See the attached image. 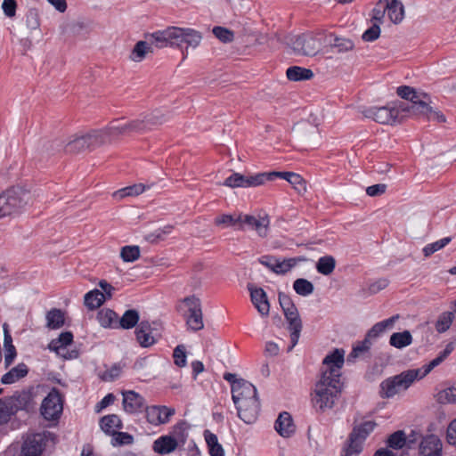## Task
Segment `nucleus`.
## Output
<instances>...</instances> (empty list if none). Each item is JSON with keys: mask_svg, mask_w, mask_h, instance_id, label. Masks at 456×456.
Wrapping results in <instances>:
<instances>
[{"mask_svg": "<svg viewBox=\"0 0 456 456\" xmlns=\"http://www.w3.org/2000/svg\"><path fill=\"white\" fill-rule=\"evenodd\" d=\"M344 355V350L335 349L322 361L321 378L312 394V403L317 411L324 412L333 408L342 391L341 369L345 362Z\"/></svg>", "mask_w": 456, "mask_h": 456, "instance_id": "nucleus-1", "label": "nucleus"}, {"mask_svg": "<svg viewBox=\"0 0 456 456\" xmlns=\"http://www.w3.org/2000/svg\"><path fill=\"white\" fill-rule=\"evenodd\" d=\"M177 440L172 436H162L153 443V451L159 454H167L177 448Z\"/></svg>", "mask_w": 456, "mask_h": 456, "instance_id": "nucleus-29", "label": "nucleus"}, {"mask_svg": "<svg viewBox=\"0 0 456 456\" xmlns=\"http://www.w3.org/2000/svg\"><path fill=\"white\" fill-rule=\"evenodd\" d=\"M293 289L297 294L302 297H306L314 292V287L308 280L298 278L294 281Z\"/></svg>", "mask_w": 456, "mask_h": 456, "instance_id": "nucleus-46", "label": "nucleus"}, {"mask_svg": "<svg viewBox=\"0 0 456 456\" xmlns=\"http://www.w3.org/2000/svg\"><path fill=\"white\" fill-rule=\"evenodd\" d=\"M278 177L289 182L298 193L306 191L305 181L300 175L294 172H267V181H273Z\"/></svg>", "mask_w": 456, "mask_h": 456, "instance_id": "nucleus-24", "label": "nucleus"}, {"mask_svg": "<svg viewBox=\"0 0 456 456\" xmlns=\"http://www.w3.org/2000/svg\"><path fill=\"white\" fill-rule=\"evenodd\" d=\"M140 314L139 312L135 309H128L126 310L123 315L118 318L117 322V328H121L123 330H130L140 323Z\"/></svg>", "mask_w": 456, "mask_h": 456, "instance_id": "nucleus-32", "label": "nucleus"}, {"mask_svg": "<svg viewBox=\"0 0 456 456\" xmlns=\"http://www.w3.org/2000/svg\"><path fill=\"white\" fill-rule=\"evenodd\" d=\"M159 323L153 322L152 323L148 321H142L137 325L134 334L136 340L142 347H150L158 341V337H160Z\"/></svg>", "mask_w": 456, "mask_h": 456, "instance_id": "nucleus-9", "label": "nucleus"}, {"mask_svg": "<svg viewBox=\"0 0 456 456\" xmlns=\"http://www.w3.org/2000/svg\"><path fill=\"white\" fill-rule=\"evenodd\" d=\"M286 75L290 81H303L311 79L314 77V72L310 69L292 66L287 69Z\"/></svg>", "mask_w": 456, "mask_h": 456, "instance_id": "nucleus-35", "label": "nucleus"}, {"mask_svg": "<svg viewBox=\"0 0 456 456\" xmlns=\"http://www.w3.org/2000/svg\"><path fill=\"white\" fill-rule=\"evenodd\" d=\"M29 193L20 187H12L0 194V218L20 213L28 204Z\"/></svg>", "mask_w": 456, "mask_h": 456, "instance_id": "nucleus-3", "label": "nucleus"}, {"mask_svg": "<svg viewBox=\"0 0 456 456\" xmlns=\"http://www.w3.org/2000/svg\"><path fill=\"white\" fill-rule=\"evenodd\" d=\"M430 96L426 93H421V95L413 100L410 105H400L403 112H407L415 116L426 117L428 113L433 111V108L429 105Z\"/></svg>", "mask_w": 456, "mask_h": 456, "instance_id": "nucleus-18", "label": "nucleus"}, {"mask_svg": "<svg viewBox=\"0 0 456 456\" xmlns=\"http://www.w3.org/2000/svg\"><path fill=\"white\" fill-rule=\"evenodd\" d=\"M172 436L177 440V444H183L187 439L188 434L186 433V423L180 421L173 427Z\"/></svg>", "mask_w": 456, "mask_h": 456, "instance_id": "nucleus-55", "label": "nucleus"}, {"mask_svg": "<svg viewBox=\"0 0 456 456\" xmlns=\"http://www.w3.org/2000/svg\"><path fill=\"white\" fill-rule=\"evenodd\" d=\"M240 216L241 215L235 216L224 214L220 216H217L215 219V224L216 225H223L224 227H234L237 230V228L240 225Z\"/></svg>", "mask_w": 456, "mask_h": 456, "instance_id": "nucleus-48", "label": "nucleus"}, {"mask_svg": "<svg viewBox=\"0 0 456 456\" xmlns=\"http://www.w3.org/2000/svg\"><path fill=\"white\" fill-rule=\"evenodd\" d=\"M331 48L337 49L338 53H346L354 47V42L349 38L334 37L333 41L330 43Z\"/></svg>", "mask_w": 456, "mask_h": 456, "instance_id": "nucleus-47", "label": "nucleus"}, {"mask_svg": "<svg viewBox=\"0 0 456 456\" xmlns=\"http://www.w3.org/2000/svg\"><path fill=\"white\" fill-rule=\"evenodd\" d=\"M113 436L112 444L113 445H127L134 442V436L126 432H115Z\"/></svg>", "mask_w": 456, "mask_h": 456, "instance_id": "nucleus-59", "label": "nucleus"}, {"mask_svg": "<svg viewBox=\"0 0 456 456\" xmlns=\"http://www.w3.org/2000/svg\"><path fill=\"white\" fill-rule=\"evenodd\" d=\"M183 302L188 307L189 314L186 319L188 328L193 331L200 330L204 328L202 319L201 302L199 297L193 296L186 297Z\"/></svg>", "mask_w": 456, "mask_h": 456, "instance_id": "nucleus-10", "label": "nucleus"}, {"mask_svg": "<svg viewBox=\"0 0 456 456\" xmlns=\"http://www.w3.org/2000/svg\"><path fill=\"white\" fill-rule=\"evenodd\" d=\"M73 342V334L70 331L61 332L58 338L53 339L49 344V348L62 356L64 359H76L78 357L79 353L77 350H66L67 346L71 345Z\"/></svg>", "mask_w": 456, "mask_h": 456, "instance_id": "nucleus-14", "label": "nucleus"}, {"mask_svg": "<svg viewBox=\"0 0 456 456\" xmlns=\"http://www.w3.org/2000/svg\"><path fill=\"white\" fill-rule=\"evenodd\" d=\"M147 421L154 426L167 424L175 415V410L165 405H151L145 408Z\"/></svg>", "mask_w": 456, "mask_h": 456, "instance_id": "nucleus-15", "label": "nucleus"}, {"mask_svg": "<svg viewBox=\"0 0 456 456\" xmlns=\"http://www.w3.org/2000/svg\"><path fill=\"white\" fill-rule=\"evenodd\" d=\"M145 124L147 125V129L151 130L153 126L161 125L166 121V118L163 114H160L159 112L151 113L148 116H146L143 118Z\"/></svg>", "mask_w": 456, "mask_h": 456, "instance_id": "nucleus-60", "label": "nucleus"}, {"mask_svg": "<svg viewBox=\"0 0 456 456\" xmlns=\"http://www.w3.org/2000/svg\"><path fill=\"white\" fill-rule=\"evenodd\" d=\"M146 188H150V186H146L143 183L133 184L115 191L114 197L123 199L127 196H137L142 194Z\"/></svg>", "mask_w": 456, "mask_h": 456, "instance_id": "nucleus-43", "label": "nucleus"}, {"mask_svg": "<svg viewBox=\"0 0 456 456\" xmlns=\"http://www.w3.org/2000/svg\"><path fill=\"white\" fill-rule=\"evenodd\" d=\"M175 27H167L162 30L145 34V39L149 40L151 47L165 48L176 47Z\"/></svg>", "mask_w": 456, "mask_h": 456, "instance_id": "nucleus-13", "label": "nucleus"}, {"mask_svg": "<svg viewBox=\"0 0 456 456\" xmlns=\"http://www.w3.org/2000/svg\"><path fill=\"white\" fill-rule=\"evenodd\" d=\"M174 362L176 366L182 368L186 366V349L183 345H178L173 352Z\"/></svg>", "mask_w": 456, "mask_h": 456, "instance_id": "nucleus-57", "label": "nucleus"}, {"mask_svg": "<svg viewBox=\"0 0 456 456\" xmlns=\"http://www.w3.org/2000/svg\"><path fill=\"white\" fill-rule=\"evenodd\" d=\"M121 370L120 364H114L110 370L103 372L102 379L104 381H113L120 376Z\"/></svg>", "mask_w": 456, "mask_h": 456, "instance_id": "nucleus-62", "label": "nucleus"}, {"mask_svg": "<svg viewBox=\"0 0 456 456\" xmlns=\"http://www.w3.org/2000/svg\"><path fill=\"white\" fill-rule=\"evenodd\" d=\"M422 92H417L413 87L409 86H401L396 89V94L402 99L410 101L411 102L421 95Z\"/></svg>", "mask_w": 456, "mask_h": 456, "instance_id": "nucleus-54", "label": "nucleus"}, {"mask_svg": "<svg viewBox=\"0 0 456 456\" xmlns=\"http://www.w3.org/2000/svg\"><path fill=\"white\" fill-rule=\"evenodd\" d=\"M97 320L104 328H117L118 315L113 310L104 308L98 312Z\"/></svg>", "mask_w": 456, "mask_h": 456, "instance_id": "nucleus-36", "label": "nucleus"}, {"mask_svg": "<svg viewBox=\"0 0 456 456\" xmlns=\"http://www.w3.org/2000/svg\"><path fill=\"white\" fill-rule=\"evenodd\" d=\"M455 343L450 342L445 346V348L439 353V354L429 362L428 364L424 365L420 369H411V370H415L418 372L417 379H421L426 377L434 368L440 365L454 350Z\"/></svg>", "mask_w": 456, "mask_h": 456, "instance_id": "nucleus-25", "label": "nucleus"}, {"mask_svg": "<svg viewBox=\"0 0 456 456\" xmlns=\"http://www.w3.org/2000/svg\"><path fill=\"white\" fill-rule=\"evenodd\" d=\"M316 270L322 275H330L336 267V260L332 256H324L318 259Z\"/></svg>", "mask_w": 456, "mask_h": 456, "instance_id": "nucleus-41", "label": "nucleus"}, {"mask_svg": "<svg viewBox=\"0 0 456 456\" xmlns=\"http://www.w3.org/2000/svg\"><path fill=\"white\" fill-rule=\"evenodd\" d=\"M232 398L234 403H238L244 400L258 399L256 388L250 382L245 379H240L239 383L233 385Z\"/></svg>", "mask_w": 456, "mask_h": 456, "instance_id": "nucleus-19", "label": "nucleus"}, {"mask_svg": "<svg viewBox=\"0 0 456 456\" xmlns=\"http://www.w3.org/2000/svg\"><path fill=\"white\" fill-rule=\"evenodd\" d=\"M63 410L61 395L56 387L52 388L43 400L40 412L47 420H56L60 418Z\"/></svg>", "mask_w": 456, "mask_h": 456, "instance_id": "nucleus-5", "label": "nucleus"}, {"mask_svg": "<svg viewBox=\"0 0 456 456\" xmlns=\"http://www.w3.org/2000/svg\"><path fill=\"white\" fill-rule=\"evenodd\" d=\"M380 27L379 23H373L370 28L364 31L362 39L365 42H373L379 37Z\"/></svg>", "mask_w": 456, "mask_h": 456, "instance_id": "nucleus-61", "label": "nucleus"}, {"mask_svg": "<svg viewBox=\"0 0 456 456\" xmlns=\"http://www.w3.org/2000/svg\"><path fill=\"white\" fill-rule=\"evenodd\" d=\"M453 320V314L452 312L443 313L436 322V330L439 333L445 332L452 325Z\"/></svg>", "mask_w": 456, "mask_h": 456, "instance_id": "nucleus-50", "label": "nucleus"}, {"mask_svg": "<svg viewBox=\"0 0 456 456\" xmlns=\"http://www.w3.org/2000/svg\"><path fill=\"white\" fill-rule=\"evenodd\" d=\"M399 318V315H394L388 319L374 324L367 332L368 337L377 338L380 334L386 331L387 329L393 327L395 322Z\"/></svg>", "mask_w": 456, "mask_h": 456, "instance_id": "nucleus-39", "label": "nucleus"}, {"mask_svg": "<svg viewBox=\"0 0 456 456\" xmlns=\"http://www.w3.org/2000/svg\"><path fill=\"white\" fill-rule=\"evenodd\" d=\"M238 411V417L247 424L254 423L260 411L258 399H249L234 403Z\"/></svg>", "mask_w": 456, "mask_h": 456, "instance_id": "nucleus-16", "label": "nucleus"}, {"mask_svg": "<svg viewBox=\"0 0 456 456\" xmlns=\"http://www.w3.org/2000/svg\"><path fill=\"white\" fill-rule=\"evenodd\" d=\"M123 407L128 413H138L145 411L147 405L140 394L130 390L123 393Z\"/></svg>", "mask_w": 456, "mask_h": 456, "instance_id": "nucleus-23", "label": "nucleus"}, {"mask_svg": "<svg viewBox=\"0 0 456 456\" xmlns=\"http://www.w3.org/2000/svg\"><path fill=\"white\" fill-rule=\"evenodd\" d=\"M375 427L376 423L374 421H364L353 428L351 432L352 438H360L361 441H363L374 430Z\"/></svg>", "mask_w": 456, "mask_h": 456, "instance_id": "nucleus-42", "label": "nucleus"}, {"mask_svg": "<svg viewBox=\"0 0 456 456\" xmlns=\"http://www.w3.org/2000/svg\"><path fill=\"white\" fill-rule=\"evenodd\" d=\"M417 375L418 372L411 369L384 379L379 385V396L382 399H388L408 389L417 380Z\"/></svg>", "mask_w": 456, "mask_h": 456, "instance_id": "nucleus-2", "label": "nucleus"}, {"mask_svg": "<svg viewBox=\"0 0 456 456\" xmlns=\"http://www.w3.org/2000/svg\"><path fill=\"white\" fill-rule=\"evenodd\" d=\"M102 131H103L105 142L110 137L121 134H131L129 123H124L120 119L113 120L105 129H102Z\"/></svg>", "mask_w": 456, "mask_h": 456, "instance_id": "nucleus-28", "label": "nucleus"}, {"mask_svg": "<svg viewBox=\"0 0 456 456\" xmlns=\"http://www.w3.org/2000/svg\"><path fill=\"white\" fill-rule=\"evenodd\" d=\"M49 432L28 434L23 440L20 455L21 456H41L45 451Z\"/></svg>", "mask_w": 456, "mask_h": 456, "instance_id": "nucleus-7", "label": "nucleus"}, {"mask_svg": "<svg viewBox=\"0 0 456 456\" xmlns=\"http://www.w3.org/2000/svg\"><path fill=\"white\" fill-rule=\"evenodd\" d=\"M15 413L8 397L0 399V424L7 423Z\"/></svg>", "mask_w": 456, "mask_h": 456, "instance_id": "nucleus-45", "label": "nucleus"}, {"mask_svg": "<svg viewBox=\"0 0 456 456\" xmlns=\"http://www.w3.org/2000/svg\"><path fill=\"white\" fill-rule=\"evenodd\" d=\"M7 397L16 412L21 410L28 412L34 409L36 404L30 391L16 392L12 396Z\"/></svg>", "mask_w": 456, "mask_h": 456, "instance_id": "nucleus-26", "label": "nucleus"}, {"mask_svg": "<svg viewBox=\"0 0 456 456\" xmlns=\"http://www.w3.org/2000/svg\"><path fill=\"white\" fill-rule=\"evenodd\" d=\"M295 53L303 56H314L320 49V43L313 34H301L291 41Z\"/></svg>", "mask_w": 456, "mask_h": 456, "instance_id": "nucleus-11", "label": "nucleus"}, {"mask_svg": "<svg viewBox=\"0 0 456 456\" xmlns=\"http://www.w3.org/2000/svg\"><path fill=\"white\" fill-rule=\"evenodd\" d=\"M443 444L436 435L422 438L419 445V456H442Z\"/></svg>", "mask_w": 456, "mask_h": 456, "instance_id": "nucleus-20", "label": "nucleus"}, {"mask_svg": "<svg viewBox=\"0 0 456 456\" xmlns=\"http://www.w3.org/2000/svg\"><path fill=\"white\" fill-rule=\"evenodd\" d=\"M386 12V2L384 0H379L376 6L372 9L371 20L374 21V23H379L380 25L383 23V19Z\"/></svg>", "mask_w": 456, "mask_h": 456, "instance_id": "nucleus-58", "label": "nucleus"}, {"mask_svg": "<svg viewBox=\"0 0 456 456\" xmlns=\"http://www.w3.org/2000/svg\"><path fill=\"white\" fill-rule=\"evenodd\" d=\"M400 110L398 107L387 105L384 107H370L362 110L365 118H372L374 121L384 125H394L401 123L399 118Z\"/></svg>", "mask_w": 456, "mask_h": 456, "instance_id": "nucleus-6", "label": "nucleus"}, {"mask_svg": "<svg viewBox=\"0 0 456 456\" xmlns=\"http://www.w3.org/2000/svg\"><path fill=\"white\" fill-rule=\"evenodd\" d=\"M175 30L176 47L182 48V44H186L185 50H182L183 59H185L188 54V48H197L202 40V35L190 28L175 27Z\"/></svg>", "mask_w": 456, "mask_h": 456, "instance_id": "nucleus-12", "label": "nucleus"}, {"mask_svg": "<svg viewBox=\"0 0 456 456\" xmlns=\"http://www.w3.org/2000/svg\"><path fill=\"white\" fill-rule=\"evenodd\" d=\"M440 403H456V386H452L437 394Z\"/></svg>", "mask_w": 456, "mask_h": 456, "instance_id": "nucleus-53", "label": "nucleus"}, {"mask_svg": "<svg viewBox=\"0 0 456 456\" xmlns=\"http://www.w3.org/2000/svg\"><path fill=\"white\" fill-rule=\"evenodd\" d=\"M285 318L289 323V330L290 331L291 348L294 347L299 339L300 332L302 330V322L297 311L295 306L294 309H289L283 311Z\"/></svg>", "mask_w": 456, "mask_h": 456, "instance_id": "nucleus-22", "label": "nucleus"}, {"mask_svg": "<svg viewBox=\"0 0 456 456\" xmlns=\"http://www.w3.org/2000/svg\"><path fill=\"white\" fill-rule=\"evenodd\" d=\"M250 299L257 312L262 316H267L270 312V304L265 291L262 288H256L253 284H248Z\"/></svg>", "mask_w": 456, "mask_h": 456, "instance_id": "nucleus-21", "label": "nucleus"}, {"mask_svg": "<svg viewBox=\"0 0 456 456\" xmlns=\"http://www.w3.org/2000/svg\"><path fill=\"white\" fill-rule=\"evenodd\" d=\"M46 327L51 330H57L64 325V313L58 308H53L47 312L46 316Z\"/></svg>", "mask_w": 456, "mask_h": 456, "instance_id": "nucleus-37", "label": "nucleus"}, {"mask_svg": "<svg viewBox=\"0 0 456 456\" xmlns=\"http://www.w3.org/2000/svg\"><path fill=\"white\" fill-rule=\"evenodd\" d=\"M120 256L124 262H134L140 256L139 246H125L121 248Z\"/></svg>", "mask_w": 456, "mask_h": 456, "instance_id": "nucleus-51", "label": "nucleus"}, {"mask_svg": "<svg viewBox=\"0 0 456 456\" xmlns=\"http://www.w3.org/2000/svg\"><path fill=\"white\" fill-rule=\"evenodd\" d=\"M103 143H105L103 131L94 130L69 142L64 146V151L70 154H77L86 149H94Z\"/></svg>", "mask_w": 456, "mask_h": 456, "instance_id": "nucleus-4", "label": "nucleus"}, {"mask_svg": "<svg viewBox=\"0 0 456 456\" xmlns=\"http://www.w3.org/2000/svg\"><path fill=\"white\" fill-rule=\"evenodd\" d=\"M27 27L31 29H37L40 26L37 12L35 10H29L26 15Z\"/></svg>", "mask_w": 456, "mask_h": 456, "instance_id": "nucleus-63", "label": "nucleus"}, {"mask_svg": "<svg viewBox=\"0 0 456 456\" xmlns=\"http://www.w3.org/2000/svg\"><path fill=\"white\" fill-rule=\"evenodd\" d=\"M446 439L450 444L456 446V419L447 428Z\"/></svg>", "mask_w": 456, "mask_h": 456, "instance_id": "nucleus-64", "label": "nucleus"}, {"mask_svg": "<svg viewBox=\"0 0 456 456\" xmlns=\"http://www.w3.org/2000/svg\"><path fill=\"white\" fill-rule=\"evenodd\" d=\"M266 181L267 172L248 175H244L240 173H233L224 180L223 184L231 188H249L262 185Z\"/></svg>", "mask_w": 456, "mask_h": 456, "instance_id": "nucleus-8", "label": "nucleus"}, {"mask_svg": "<svg viewBox=\"0 0 456 456\" xmlns=\"http://www.w3.org/2000/svg\"><path fill=\"white\" fill-rule=\"evenodd\" d=\"M213 34L223 43H230L234 38L233 32L224 27H215L213 28Z\"/></svg>", "mask_w": 456, "mask_h": 456, "instance_id": "nucleus-56", "label": "nucleus"}, {"mask_svg": "<svg viewBox=\"0 0 456 456\" xmlns=\"http://www.w3.org/2000/svg\"><path fill=\"white\" fill-rule=\"evenodd\" d=\"M452 240L451 237H444L439 240H436L433 243H430V244H428L427 246L424 247L423 248V254L425 256H430L432 254H434L435 252L442 249L443 248H444L447 244L450 243V241Z\"/></svg>", "mask_w": 456, "mask_h": 456, "instance_id": "nucleus-52", "label": "nucleus"}, {"mask_svg": "<svg viewBox=\"0 0 456 456\" xmlns=\"http://www.w3.org/2000/svg\"><path fill=\"white\" fill-rule=\"evenodd\" d=\"M386 2L387 13L390 20L400 23L404 17V8L399 0H384Z\"/></svg>", "mask_w": 456, "mask_h": 456, "instance_id": "nucleus-30", "label": "nucleus"}, {"mask_svg": "<svg viewBox=\"0 0 456 456\" xmlns=\"http://www.w3.org/2000/svg\"><path fill=\"white\" fill-rule=\"evenodd\" d=\"M105 301V295L99 289L87 292L84 297L86 306L90 310L100 307Z\"/></svg>", "mask_w": 456, "mask_h": 456, "instance_id": "nucleus-38", "label": "nucleus"}, {"mask_svg": "<svg viewBox=\"0 0 456 456\" xmlns=\"http://www.w3.org/2000/svg\"><path fill=\"white\" fill-rule=\"evenodd\" d=\"M152 52L153 48L149 40H140L134 45L130 53L129 59L134 62H141L145 59L148 53Z\"/></svg>", "mask_w": 456, "mask_h": 456, "instance_id": "nucleus-34", "label": "nucleus"}, {"mask_svg": "<svg viewBox=\"0 0 456 456\" xmlns=\"http://www.w3.org/2000/svg\"><path fill=\"white\" fill-rule=\"evenodd\" d=\"M296 263L295 258H289L281 262L275 258L273 272L277 274H285L296 265Z\"/></svg>", "mask_w": 456, "mask_h": 456, "instance_id": "nucleus-49", "label": "nucleus"}, {"mask_svg": "<svg viewBox=\"0 0 456 456\" xmlns=\"http://www.w3.org/2000/svg\"><path fill=\"white\" fill-rule=\"evenodd\" d=\"M240 220V225L237 230L242 231L247 227L248 229L255 230L261 237H265L267 235V230L270 224V220L267 216L256 217L251 215H241Z\"/></svg>", "mask_w": 456, "mask_h": 456, "instance_id": "nucleus-17", "label": "nucleus"}, {"mask_svg": "<svg viewBox=\"0 0 456 456\" xmlns=\"http://www.w3.org/2000/svg\"><path fill=\"white\" fill-rule=\"evenodd\" d=\"M100 426L104 433L111 436L115 434L116 429L123 428L120 418L116 414H110L101 418Z\"/></svg>", "mask_w": 456, "mask_h": 456, "instance_id": "nucleus-33", "label": "nucleus"}, {"mask_svg": "<svg viewBox=\"0 0 456 456\" xmlns=\"http://www.w3.org/2000/svg\"><path fill=\"white\" fill-rule=\"evenodd\" d=\"M274 428L282 437H289L295 432V426L291 415L287 411L280 413L275 421Z\"/></svg>", "mask_w": 456, "mask_h": 456, "instance_id": "nucleus-27", "label": "nucleus"}, {"mask_svg": "<svg viewBox=\"0 0 456 456\" xmlns=\"http://www.w3.org/2000/svg\"><path fill=\"white\" fill-rule=\"evenodd\" d=\"M412 342V336L409 330L395 332L391 335L389 343L392 346L402 349Z\"/></svg>", "mask_w": 456, "mask_h": 456, "instance_id": "nucleus-40", "label": "nucleus"}, {"mask_svg": "<svg viewBox=\"0 0 456 456\" xmlns=\"http://www.w3.org/2000/svg\"><path fill=\"white\" fill-rule=\"evenodd\" d=\"M28 366L23 362L19 363L17 366L11 369L1 378V382L2 384L4 385L13 384L21 379L22 378L26 377L28 375Z\"/></svg>", "mask_w": 456, "mask_h": 456, "instance_id": "nucleus-31", "label": "nucleus"}, {"mask_svg": "<svg viewBox=\"0 0 456 456\" xmlns=\"http://www.w3.org/2000/svg\"><path fill=\"white\" fill-rule=\"evenodd\" d=\"M406 444V436L404 431L398 430L391 434L387 440V445L393 450H400Z\"/></svg>", "mask_w": 456, "mask_h": 456, "instance_id": "nucleus-44", "label": "nucleus"}]
</instances>
